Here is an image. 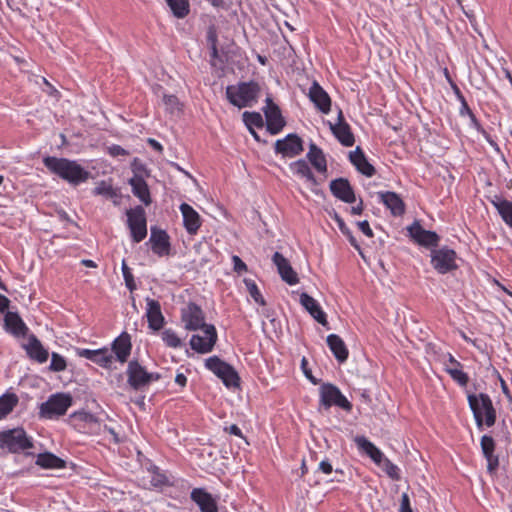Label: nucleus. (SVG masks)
Listing matches in <instances>:
<instances>
[{
    "mask_svg": "<svg viewBox=\"0 0 512 512\" xmlns=\"http://www.w3.org/2000/svg\"><path fill=\"white\" fill-rule=\"evenodd\" d=\"M47 169L72 185L85 182L90 173L76 161L48 156L43 159Z\"/></svg>",
    "mask_w": 512,
    "mask_h": 512,
    "instance_id": "nucleus-1",
    "label": "nucleus"
},
{
    "mask_svg": "<svg viewBox=\"0 0 512 512\" xmlns=\"http://www.w3.org/2000/svg\"><path fill=\"white\" fill-rule=\"evenodd\" d=\"M260 93V86L255 81L240 82L237 85L226 87L228 101L238 108L250 107L257 101Z\"/></svg>",
    "mask_w": 512,
    "mask_h": 512,
    "instance_id": "nucleus-2",
    "label": "nucleus"
},
{
    "mask_svg": "<svg viewBox=\"0 0 512 512\" xmlns=\"http://www.w3.org/2000/svg\"><path fill=\"white\" fill-rule=\"evenodd\" d=\"M468 403L479 428L482 427L483 423H485L487 427H491L495 424L496 411L487 394H471L468 396Z\"/></svg>",
    "mask_w": 512,
    "mask_h": 512,
    "instance_id": "nucleus-3",
    "label": "nucleus"
},
{
    "mask_svg": "<svg viewBox=\"0 0 512 512\" xmlns=\"http://www.w3.org/2000/svg\"><path fill=\"white\" fill-rule=\"evenodd\" d=\"M73 399L70 394L56 393L40 405L39 416L45 419L57 418L64 415L72 405Z\"/></svg>",
    "mask_w": 512,
    "mask_h": 512,
    "instance_id": "nucleus-4",
    "label": "nucleus"
},
{
    "mask_svg": "<svg viewBox=\"0 0 512 512\" xmlns=\"http://www.w3.org/2000/svg\"><path fill=\"white\" fill-rule=\"evenodd\" d=\"M205 366L219 377L228 388H237L240 385V377L236 370L228 363L222 361L217 356L208 358Z\"/></svg>",
    "mask_w": 512,
    "mask_h": 512,
    "instance_id": "nucleus-5",
    "label": "nucleus"
},
{
    "mask_svg": "<svg viewBox=\"0 0 512 512\" xmlns=\"http://www.w3.org/2000/svg\"><path fill=\"white\" fill-rule=\"evenodd\" d=\"M33 443L22 428L3 431L0 434V447L17 453L32 448Z\"/></svg>",
    "mask_w": 512,
    "mask_h": 512,
    "instance_id": "nucleus-6",
    "label": "nucleus"
},
{
    "mask_svg": "<svg viewBox=\"0 0 512 512\" xmlns=\"http://www.w3.org/2000/svg\"><path fill=\"white\" fill-rule=\"evenodd\" d=\"M126 373L127 382L134 390L142 389L151 382L160 379L159 374L147 372L145 367H143L137 360L129 362Z\"/></svg>",
    "mask_w": 512,
    "mask_h": 512,
    "instance_id": "nucleus-7",
    "label": "nucleus"
},
{
    "mask_svg": "<svg viewBox=\"0 0 512 512\" xmlns=\"http://www.w3.org/2000/svg\"><path fill=\"white\" fill-rule=\"evenodd\" d=\"M127 224L130 229L133 242L139 243L147 236V221L145 210L141 206H136L126 212Z\"/></svg>",
    "mask_w": 512,
    "mask_h": 512,
    "instance_id": "nucleus-8",
    "label": "nucleus"
},
{
    "mask_svg": "<svg viewBox=\"0 0 512 512\" xmlns=\"http://www.w3.org/2000/svg\"><path fill=\"white\" fill-rule=\"evenodd\" d=\"M320 403L326 409L334 405L347 412L352 410V404L341 393L339 388L330 383H325L320 387Z\"/></svg>",
    "mask_w": 512,
    "mask_h": 512,
    "instance_id": "nucleus-9",
    "label": "nucleus"
},
{
    "mask_svg": "<svg viewBox=\"0 0 512 512\" xmlns=\"http://www.w3.org/2000/svg\"><path fill=\"white\" fill-rule=\"evenodd\" d=\"M456 252L448 247L433 249L431 251V264L440 274H446L458 268Z\"/></svg>",
    "mask_w": 512,
    "mask_h": 512,
    "instance_id": "nucleus-10",
    "label": "nucleus"
},
{
    "mask_svg": "<svg viewBox=\"0 0 512 512\" xmlns=\"http://www.w3.org/2000/svg\"><path fill=\"white\" fill-rule=\"evenodd\" d=\"M202 331L203 336L195 334L191 337L190 346L194 351L204 354L213 349L217 341V332L214 325H205Z\"/></svg>",
    "mask_w": 512,
    "mask_h": 512,
    "instance_id": "nucleus-11",
    "label": "nucleus"
},
{
    "mask_svg": "<svg viewBox=\"0 0 512 512\" xmlns=\"http://www.w3.org/2000/svg\"><path fill=\"white\" fill-rule=\"evenodd\" d=\"M181 320L184 323L185 329L190 331L204 329V326L207 325L204 322L205 317L202 309L195 303H189L182 309Z\"/></svg>",
    "mask_w": 512,
    "mask_h": 512,
    "instance_id": "nucleus-12",
    "label": "nucleus"
},
{
    "mask_svg": "<svg viewBox=\"0 0 512 512\" xmlns=\"http://www.w3.org/2000/svg\"><path fill=\"white\" fill-rule=\"evenodd\" d=\"M304 150L302 139L294 133L288 134L284 139H279L275 142L276 153L281 154L283 157L293 158Z\"/></svg>",
    "mask_w": 512,
    "mask_h": 512,
    "instance_id": "nucleus-13",
    "label": "nucleus"
},
{
    "mask_svg": "<svg viewBox=\"0 0 512 512\" xmlns=\"http://www.w3.org/2000/svg\"><path fill=\"white\" fill-rule=\"evenodd\" d=\"M264 114L268 131L273 135L279 133L285 126V120L279 107L273 103L270 97L266 99Z\"/></svg>",
    "mask_w": 512,
    "mask_h": 512,
    "instance_id": "nucleus-14",
    "label": "nucleus"
},
{
    "mask_svg": "<svg viewBox=\"0 0 512 512\" xmlns=\"http://www.w3.org/2000/svg\"><path fill=\"white\" fill-rule=\"evenodd\" d=\"M410 237L419 245L424 247H436L439 242L437 233L425 230L418 222L408 227Z\"/></svg>",
    "mask_w": 512,
    "mask_h": 512,
    "instance_id": "nucleus-15",
    "label": "nucleus"
},
{
    "mask_svg": "<svg viewBox=\"0 0 512 512\" xmlns=\"http://www.w3.org/2000/svg\"><path fill=\"white\" fill-rule=\"evenodd\" d=\"M149 242L153 253L162 257L170 253V237L165 230L157 227H151V235Z\"/></svg>",
    "mask_w": 512,
    "mask_h": 512,
    "instance_id": "nucleus-16",
    "label": "nucleus"
},
{
    "mask_svg": "<svg viewBox=\"0 0 512 512\" xmlns=\"http://www.w3.org/2000/svg\"><path fill=\"white\" fill-rule=\"evenodd\" d=\"M308 97L315 107L322 113L327 114L330 111L331 98L317 81H313L309 88Z\"/></svg>",
    "mask_w": 512,
    "mask_h": 512,
    "instance_id": "nucleus-17",
    "label": "nucleus"
},
{
    "mask_svg": "<svg viewBox=\"0 0 512 512\" xmlns=\"http://www.w3.org/2000/svg\"><path fill=\"white\" fill-rule=\"evenodd\" d=\"M329 124L333 135L342 145L350 147L354 144V135L351 132L350 126L344 121V116L341 110L338 113V122L336 124Z\"/></svg>",
    "mask_w": 512,
    "mask_h": 512,
    "instance_id": "nucleus-18",
    "label": "nucleus"
},
{
    "mask_svg": "<svg viewBox=\"0 0 512 512\" xmlns=\"http://www.w3.org/2000/svg\"><path fill=\"white\" fill-rule=\"evenodd\" d=\"M331 193L345 203H354V190L346 178H338L330 182Z\"/></svg>",
    "mask_w": 512,
    "mask_h": 512,
    "instance_id": "nucleus-19",
    "label": "nucleus"
},
{
    "mask_svg": "<svg viewBox=\"0 0 512 512\" xmlns=\"http://www.w3.org/2000/svg\"><path fill=\"white\" fill-rule=\"evenodd\" d=\"M180 211L183 216V225L190 235H196L201 227L202 221L199 213L189 204L182 203Z\"/></svg>",
    "mask_w": 512,
    "mask_h": 512,
    "instance_id": "nucleus-20",
    "label": "nucleus"
},
{
    "mask_svg": "<svg viewBox=\"0 0 512 512\" xmlns=\"http://www.w3.org/2000/svg\"><path fill=\"white\" fill-rule=\"evenodd\" d=\"M272 260L276 265L283 281L289 285H295L299 282L297 273L294 271L289 261L281 253L275 252Z\"/></svg>",
    "mask_w": 512,
    "mask_h": 512,
    "instance_id": "nucleus-21",
    "label": "nucleus"
},
{
    "mask_svg": "<svg viewBox=\"0 0 512 512\" xmlns=\"http://www.w3.org/2000/svg\"><path fill=\"white\" fill-rule=\"evenodd\" d=\"M146 304V317L148 321V326L150 329L158 331L164 325V316L161 311V305L159 301L151 298H146Z\"/></svg>",
    "mask_w": 512,
    "mask_h": 512,
    "instance_id": "nucleus-22",
    "label": "nucleus"
},
{
    "mask_svg": "<svg viewBox=\"0 0 512 512\" xmlns=\"http://www.w3.org/2000/svg\"><path fill=\"white\" fill-rule=\"evenodd\" d=\"M191 499L199 506L201 512H217L218 510L216 500L202 488H194L191 492Z\"/></svg>",
    "mask_w": 512,
    "mask_h": 512,
    "instance_id": "nucleus-23",
    "label": "nucleus"
},
{
    "mask_svg": "<svg viewBox=\"0 0 512 512\" xmlns=\"http://www.w3.org/2000/svg\"><path fill=\"white\" fill-rule=\"evenodd\" d=\"M480 444H481L482 453L487 460V470L490 474H493L499 466L498 456L494 455V450H495L494 439L491 436L484 435L481 438Z\"/></svg>",
    "mask_w": 512,
    "mask_h": 512,
    "instance_id": "nucleus-24",
    "label": "nucleus"
},
{
    "mask_svg": "<svg viewBox=\"0 0 512 512\" xmlns=\"http://www.w3.org/2000/svg\"><path fill=\"white\" fill-rule=\"evenodd\" d=\"M132 349L131 337L127 332H123L112 343V351L121 363L128 360Z\"/></svg>",
    "mask_w": 512,
    "mask_h": 512,
    "instance_id": "nucleus-25",
    "label": "nucleus"
},
{
    "mask_svg": "<svg viewBox=\"0 0 512 512\" xmlns=\"http://www.w3.org/2000/svg\"><path fill=\"white\" fill-rule=\"evenodd\" d=\"M300 303L318 323L323 326L327 325L326 314L313 297L307 293H302L300 295Z\"/></svg>",
    "mask_w": 512,
    "mask_h": 512,
    "instance_id": "nucleus-26",
    "label": "nucleus"
},
{
    "mask_svg": "<svg viewBox=\"0 0 512 512\" xmlns=\"http://www.w3.org/2000/svg\"><path fill=\"white\" fill-rule=\"evenodd\" d=\"M78 355L104 368L110 367L113 362V356L105 348L98 350L81 349L78 350Z\"/></svg>",
    "mask_w": 512,
    "mask_h": 512,
    "instance_id": "nucleus-27",
    "label": "nucleus"
},
{
    "mask_svg": "<svg viewBox=\"0 0 512 512\" xmlns=\"http://www.w3.org/2000/svg\"><path fill=\"white\" fill-rule=\"evenodd\" d=\"M24 349L31 359L39 363L46 362L49 357L48 351L43 347L35 335L29 336L28 343L24 345Z\"/></svg>",
    "mask_w": 512,
    "mask_h": 512,
    "instance_id": "nucleus-28",
    "label": "nucleus"
},
{
    "mask_svg": "<svg viewBox=\"0 0 512 512\" xmlns=\"http://www.w3.org/2000/svg\"><path fill=\"white\" fill-rule=\"evenodd\" d=\"M378 196L394 216H401L404 214L405 204L397 193L390 191L379 192Z\"/></svg>",
    "mask_w": 512,
    "mask_h": 512,
    "instance_id": "nucleus-29",
    "label": "nucleus"
},
{
    "mask_svg": "<svg viewBox=\"0 0 512 512\" xmlns=\"http://www.w3.org/2000/svg\"><path fill=\"white\" fill-rule=\"evenodd\" d=\"M349 159L356 169L367 177H372L375 174V168L370 164L360 147L349 153Z\"/></svg>",
    "mask_w": 512,
    "mask_h": 512,
    "instance_id": "nucleus-30",
    "label": "nucleus"
},
{
    "mask_svg": "<svg viewBox=\"0 0 512 512\" xmlns=\"http://www.w3.org/2000/svg\"><path fill=\"white\" fill-rule=\"evenodd\" d=\"M129 184L132 187V193L145 205H150L152 200L150 191L146 181L142 176L135 174L130 180Z\"/></svg>",
    "mask_w": 512,
    "mask_h": 512,
    "instance_id": "nucleus-31",
    "label": "nucleus"
},
{
    "mask_svg": "<svg viewBox=\"0 0 512 512\" xmlns=\"http://www.w3.org/2000/svg\"><path fill=\"white\" fill-rule=\"evenodd\" d=\"M354 441L358 448L365 452L375 464L379 466L382 464V461L385 458L383 453L366 437L356 436Z\"/></svg>",
    "mask_w": 512,
    "mask_h": 512,
    "instance_id": "nucleus-32",
    "label": "nucleus"
},
{
    "mask_svg": "<svg viewBox=\"0 0 512 512\" xmlns=\"http://www.w3.org/2000/svg\"><path fill=\"white\" fill-rule=\"evenodd\" d=\"M327 345L338 362L343 363L347 360L349 352L340 336L336 334L328 335Z\"/></svg>",
    "mask_w": 512,
    "mask_h": 512,
    "instance_id": "nucleus-33",
    "label": "nucleus"
},
{
    "mask_svg": "<svg viewBox=\"0 0 512 512\" xmlns=\"http://www.w3.org/2000/svg\"><path fill=\"white\" fill-rule=\"evenodd\" d=\"M5 328L15 336H24L28 330L21 317L16 312L8 311L4 318Z\"/></svg>",
    "mask_w": 512,
    "mask_h": 512,
    "instance_id": "nucleus-34",
    "label": "nucleus"
},
{
    "mask_svg": "<svg viewBox=\"0 0 512 512\" xmlns=\"http://www.w3.org/2000/svg\"><path fill=\"white\" fill-rule=\"evenodd\" d=\"M307 158L318 172H327V162L323 154V151L320 148H318L314 143H311L309 146Z\"/></svg>",
    "mask_w": 512,
    "mask_h": 512,
    "instance_id": "nucleus-35",
    "label": "nucleus"
},
{
    "mask_svg": "<svg viewBox=\"0 0 512 512\" xmlns=\"http://www.w3.org/2000/svg\"><path fill=\"white\" fill-rule=\"evenodd\" d=\"M36 464L44 469H62L66 467V462L60 457L50 453H40L37 456Z\"/></svg>",
    "mask_w": 512,
    "mask_h": 512,
    "instance_id": "nucleus-36",
    "label": "nucleus"
},
{
    "mask_svg": "<svg viewBox=\"0 0 512 512\" xmlns=\"http://www.w3.org/2000/svg\"><path fill=\"white\" fill-rule=\"evenodd\" d=\"M94 195H101L108 199H111L114 205L119 204L120 193L115 189L110 181L102 180L98 182L93 190Z\"/></svg>",
    "mask_w": 512,
    "mask_h": 512,
    "instance_id": "nucleus-37",
    "label": "nucleus"
},
{
    "mask_svg": "<svg viewBox=\"0 0 512 512\" xmlns=\"http://www.w3.org/2000/svg\"><path fill=\"white\" fill-rule=\"evenodd\" d=\"M291 170L300 177L305 178L312 185H318V182L313 175L308 163L303 160H297L290 165Z\"/></svg>",
    "mask_w": 512,
    "mask_h": 512,
    "instance_id": "nucleus-38",
    "label": "nucleus"
},
{
    "mask_svg": "<svg viewBox=\"0 0 512 512\" xmlns=\"http://www.w3.org/2000/svg\"><path fill=\"white\" fill-rule=\"evenodd\" d=\"M18 401V396L15 393H6L0 397V420L13 411Z\"/></svg>",
    "mask_w": 512,
    "mask_h": 512,
    "instance_id": "nucleus-39",
    "label": "nucleus"
},
{
    "mask_svg": "<svg viewBox=\"0 0 512 512\" xmlns=\"http://www.w3.org/2000/svg\"><path fill=\"white\" fill-rule=\"evenodd\" d=\"M167 5L172 11V14L178 18L183 19L190 13L189 0H165Z\"/></svg>",
    "mask_w": 512,
    "mask_h": 512,
    "instance_id": "nucleus-40",
    "label": "nucleus"
},
{
    "mask_svg": "<svg viewBox=\"0 0 512 512\" xmlns=\"http://www.w3.org/2000/svg\"><path fill=\"white\" fill-rule=\"evenodd\" d=\"M504 222L512 227V203L507 200L493 202Z\"/></svg>",
    "mask_w": 512,
    "mask_h": 512,
    "instance_id": "nucleus-41",
    "label": "nucleus"
},
{
    "mask_svg": "<svg viewBox=\"0 0 512 512\" xmlns=\"http://www.w3.org/2000/svg\"><path fill=\"white\" fill-rule=\"evenodd\" d=\"M244 284L247 288V291L249 292L250 296L253 298V300L258 303L259 305L261 306H265L266 305V302L263 298V296L261 295L259 289H258V286L257 284L255 283V281L251 280V279H244Z\"/></svg>",
    "mask_w": 512,
    "mask_h": 512,
    "instance_id": "nucleus-42",
    "label": "nucleus"
},
{
    "mask_svg": "<svg viewBox=\"0 0 512 512\" xmlns=\"http://www.w3.org/2000/svg\"><path fill=\"white\" fill-rule=\"evenodd\" d=\"M70 419L73 421L83 422L84 424H88L89 426L99 425L97 418L86 411H78L74 412L70 415Z\"/></svg>",
    "mask_w": 512,
    "mask_h": 512,
    "instance_id": "nucleus-43",
    "label": "nucleus"
},
{
    "mask_svg": "<svg viewBox=\"0 0 512 512\" xmlns=\"http://www.w3.org/2000/svg\"><path fill=\"white\" fill-rule=\"evenodd\" d=\"M163 103L165 109L170 114H179L181 111V105L178 98L175 95H164Z\"/></svg>",
    "mask_w": 512,
    "mask_h": 512,
    "instance_id": "nucleus-44",
    "label": "nucleus"
},
{
    "mask_svg": "<svg viewBox=\"0 0 512 512\" xmlns=\"http://www.w3.org/2000/svg\"><path fill=\"white\" fill-rule=\"evenodd\" d=\"M447 373L451 376V378L457 382L460 386H466L469 382L468 375L461 370V367L458 368H445Z\"/></svg>",
    "mask_w": 512,
    "mask_h": 512,
    "instance_id": "nucleus-45",
    "label": "nucleus"
},
{
    "mask_svg": "<svg viewBox=\"0 0 512 512\" xmlns=\"http://www.w3.org/2000/svg\"><path fill=\"white\" fill-rule=\"evenodd\" d=\"M243 119L245 124L249 129H251L253 126L256 127H262L263 126V119L260 113L258 112H244L243 113Z\"/></svg>",
    "mask_w": 512,
    "mask_h": 512,
    "instance_id": "nucleus-46",
    "label": "nucleus"
},
{
    "mask_svg": "<svg viewBox=\"0 0 512 512\" xmlns=\"http://www.w3.org/2000/svg\"><path fill=\"white\" fill-rule=\"evenodd\" d=\"M162 339L165 342V344L169 347L177 348L181 346L180 338L171 329H166L162 332Z\"/></svg>",
    "mask_w": 512,
    "mask_h": 512,
    "instance_id": "nucleus-47",
    "label": "nucleus"
},
{
    "mask_svg": "<svg viewBox=\"0 0 512 512\" xmlns=\"http://www.w3.org/2000/svg\"><path fill=\"white\" fill-rule=\"evenodd\" d=\"M383 470L392 480H399L400 474L399 469L394 465L388 458H384L381 464Z\"/></svg>",
    "mask_w": 512,
    "mask_h": 512,
    "instance_id": "nucleus-48",
    "label": "nucleus"
},
{
    "mask_svg": "<svg viewBox=\"0 0 512 512\" xmlns=\"http://www.w3.org/2000/svg\"><path fill=\"white\" fill-rule=\"evenodd\" d=\"M67 367L66 360L58 353L53 352L51 355L50 369L55 372L64 371Z\"/></svg>",
    "mask_w": 512,
    "mask_h": 512,
    "instance_id": "nucleus-49",
    "label": "nucleus"
},
{
    "mask_svg": "<svg viewBox=\"0 0 512 512\" xmlns=\"http://www.w3.org/2000/svg\"><path fill=\"white\" fill-rule=\"evenodd\" d=\"M122 273L125 280L126 287L130 292H133L136 289V283L134 281V277L131 273L130 268L128 267L125 260L122 261Z\"/></svg>",
    "mask_w": 512,
    "mask_h": 512,
    "instance_id": "nucleus-50",
    "label": "nucleus"
},
{
    "mask_svg": "<svg viewBox=\"0 0 512 512\" xmlns=\"http://www.w3.org/2000/svg\"><path fill=\"white\" fill-rule=\"evenodd\" d=\"M460 103H461L460 115L461 116L468 115L470 117L471 122L474 125V127H476L477 129H480V124H479L478 120L476 119L475 115L473 114L472 110L468 106L466 99H461Z\"/></svg>",
    "mask_w": 512,
    "mask_h": 512,
    "instance_id": "nucleus-51",
    "label": "nucleus"
},
{
    "mask_svg": "<svg viewBox=\"0 0 512 512\" xmlns=\"http://www.w3.org/2000/svg\"><path fill=\"white\" fill-rule=\"evenodd\" d=\"M232 262L234 265V271L237 272L238 274H241L248 270L247 265L241 260L239 256L233 255Z\"/></svg>",
    "mask_w": 512,
    "mask_h": 512,
    "instance_id": "nucleus-52",
    "label": "nucleus"
},
{
    "mask_svg": "<svg viewBox=\"0 0 512 512\" xmlns=\"http://www.w3.org/2000/svg\"><path fill=\"white\" fill-rule=\"evenodd\" d=\"M399 512H413L410 505V499L407 493H403L401 495Z\"/></svg>",
    "mask_w": 512,
    "mask_h": 512,
    "instance_id": "nucleus-53",
    "label": "nucleus"
},
{
    "mask_svg": "<svg viewBox=\"0 0 512 512\" xmlns=\"http://www.w3.org/2000/svg\"><path fill=\"white\" fill-rule=\"evenodd\" d=\"M108 153L112 157H118V156H126L128 155V151H126L123 147L120 145H112L108 147Z\"/></svg>",
    "mask_w": 512,
    "mask_h": 512,
    "instance_id": "nucleus-54",
    "label": "nucleus"
},
{
    "mask_svg": "<svg viewBox=\"0 0 512 512\" xmlns=\"http://www.w3.org/2000/svg\"><path fill=\"white\" fill-rule=\"evenodd\" d=\"M357 225H358L359 229L361 230V232H362L363 234H365L367 237H370V238H371V237H373V235H374V234H373V231H372V229L370 228V225H369V223H368V221H367V220L359 221V222L357 223Z\"/></svg>",
    "mask_w": 512,
    "mask_h": 512,
    "instance_id": "nucleus-55",
    "label": "nucleus"
},
{
    "mask_svg": "<svg viewBox=\"0 0 512 512\" xmlns=\"http://www.w3.org/2000/svg\"><path fill=\"white\" fill-rule=\"evenodd\" d=\"M333 218L336 221V223L338 224V227H339L340 231L344 235L345 234H349L350 229L346 226L344 220L337 213H334Z\"/></svg>",
    "mask_w": 512,
    "mask_h": 512,
    "instance_id": "nucleus-56",
    "label": "nucleus"
},
{
    "mask_svg": "<svg viewBox=\"0 0 512 512\" xmlns=\"http://www.w3.org/2000/svg\"><path fill=\"white\" fill-rule=\"evenodd\" d=\"M319 470L324 474H330L333 471V468L328 460H323L319 464Z\"/></svg>",
    "mask_w": 512,
    "mask_h": 512,
    "instance_id": "nucleus-57",
    "label": "nucleus"
},
{
    "mask_svg": "<svg viewBox=\"0 0 512 512\" xmlns=\"http://www.w3.org/2000/svg\"><path fill=\"white\" fill-rule=\"evenodd\" d=\"M225 431L232 435L243 438V434H242L240 428L236 424H232L229 427H226Z\"/></svg>",
    "mask_w": 512,
    "mask_h": 512,
    "instance_id": "nucleus-58",
    "label": "nucleus"
},
{
    "mask_svg": "<svg viewBox=\"0 0 512 512\" xmlns=\"http://www.w3.org/2000/svg\"><path fill=\"white\" fill-rule=\"evenodd\" d=\"M350 242V244L360 253L361 256H363V253L361 251V247L358 244L356 238L353 236L352 232L349 231V234H345Z\"/></svg>",
    "mask_w": 512,
    "mask_h": 512,
    "instance_id": "nucleus-59",
    "label": "nucleus"
},
{
    "mask_svg": "<svg viewBox=\"0 0 512 512\" xmlns=\"http://www.w3.org/2000/svg\"><path fill=\"white\" fill-rule=\"evenodd\" d=\"M9 304L10 300L6 296L0 294V313H3L6 309H8Z\"/></svg>",
    "mask_w": 512,
    "mask_h": 512,
    "instance_id": "nucleus-60",
    "label": "nucleus"
},
{
    "mask_svg": "<svg viewBox=\"0 0 512 512\" xmlns=\"http://www.w3.org/2000/svg\"><path fill=\"white\" fill-rule=\"evenodd\" d=\"M461 367L459 361H457L451 354L448 355V364L446 363V368H458Z\"/></svg>",
    "mask_w": 512,
    "mask_h": 512,
    "instance_id": "nucleus-61",
    "label": "nucleus"
},
{
    "mask_svg": "<svg viewBox=\"0 0 512 512\" xmlns=\"http://www.w3.org/2000/svg\"><path fill=\"white\" fill-rule=\"evenodd\" d=\"M147 142H148V144H149L153 149H155L156 151H158V152H160V153L163 151V146H162L158 141H156L155 139H153V138H149V139L147 140Z\"/></svg>",
    "mask_w": 512,
    "mask_h": 512,
    "instance_id": "nucleus-62",
    "label": "nucleus"
},
{
    "mask_svg": "<svg viewBox=\"0 0 512 512\" xmlns=\"http://www.w3.org/2000/svg\"><path fill=\"white\" fill-rule=\"evenodd\" d=\"M175 382L181 387H184L187 383V377L184 374L179 373L175 377Z\"/></svg>",
    "mask_w": 512,
    "mask_h": 512,
    "instance_id": "nucleus-63",
    "label": "nucleus"
},
{
    "mask_svg": "<svg viewBox=\"0 0 512 512\" xmlns=\"http://www.w3.org/2000/svg\"><path fill=\"white\" fill-rule=\"evenodd\" d=\"M363 212V201L361 200L357 206L351 208V213L354 215H360Z\"/></svg>",
    "mask_w": 512,
    "mask_h": 512,
    "instance_id": "nucleus-64",
    "label": "nucleus"
}]
</instances>
